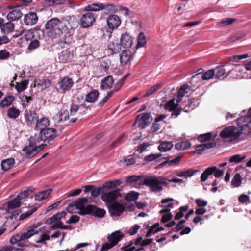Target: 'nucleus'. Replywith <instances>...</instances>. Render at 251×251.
<instances>
[{
	"label": "nucleus",
	"mask_w": 251,
	"mask_h": 251,
	"mask_svg": "<svg viewBox=\"0 0 251 251\" xmlns=\"http://www.w3.org/2000/svg\"><path fill=\"white\" fill-rule=\"evenodd\" d=\"M28 84V81L25 80L20 82H16L15 88L18 92H21L25 90Z\"/></svg>",
	"instance_id": "nucleus-42"
},
{
	"label": "nucleus",
	"mask_w": 251,
	"mask_h": 251,
	"mask_svg": "<svg viewBox=\"0 0 251 251\" xmlns=\"http://www.w3.org/2000/svg\"><path fill=\"white\" fill-rule=\"evenodd\" d=\"M37 228L38 226L33 225L27 227L26 232L15 234L11 237L9 241L10 243L11 244H17L21 248L28 247V243L23 241L27 240L34 235L38 233Z\"/></svg>",
	"instance_id": "nucleus-2"
},
{
	"label": "nucleus",
	"mask_w": 251,
	"mask_h": 251,
	"mask_svg": "<svg viewBox=\"0 0 251 251\" xmlns=\"http://www.w3.org/2000/svg\"><path fill=\"white\" fill-rule=\"evenodd\" d=\"M139 194L135 192H131L126 194L125 196V199L127 201H132L137 200L138 198Z\"/></svg>",
	"instance_id": "nucleus-55"
},
{
	"label": "nucleus",
	"mask_w": 251,
	"mask_h": 251,
	"mask_svg": "<svg viewBox=\"0 0 251 251\" xmlns=\"http://www.w3.org/2000/svg\"><path fill=\"white\" fill-rule=\"evenodd\" d=\"M242 134L239 130L234 126H230L225 127L220 133L221 137L228 139L229 141H233L238 139Z\"/></svg>",
	"instance_id": "nucleus-7"
},
{
	"label": "nucleus",
	"mask_w": 251,
	"mask_h": 251,
	"mask_svg": "<svg viewBox=\"0 0 251 251\" xmlns=\"http://www.w3.org/2000/svg\"><path fill=\"white\" fill-rule=\"evenodd\" d=\"M106 21L108 28L112 30L117 28L121 23L120 18L115 14L110 15Z\"/></svg>",
	"instance_id": "nucleus-21"
},
{
	"label": "nucleus",
	"mask_w": 251,
	"mask_h": 251,
	"mask_svg": "<svg viewBox=\"0 0 251 251\" xmlns=\"http://www.w3.org/2000/svg\"><path fill=\"white\" fill-rule=\"evenodd\" d=\"M23 14L19 9H14L10 12L7 15V18L9 21H15L20 19Z\"/></svg>",
	"instance_id": "nucleus-33"
},
{
	"label": "nucleus",
	"mask_w": 251,
	"mask_h": 251,
	"mask_svg": "<svg viewBox=\"0 0 251 251\" xmlns=\"http://www.w3.org/2000/svg\"><path fill=\"white\" fill-rule=\"evenodd\" d=\"M34 188L30 187V188H27L25 187L22 189L20 192L18 194L17 197H16L20 201L22 202L21 201L23 200H25L26 199L28 196L30 195V193H32L34 190Z\"/></svg>",
	"instance_id": "nucleus-28"
},
{
	"label": "nucleus",
	"mask_w": 251,
	"mask_h": 251,
	"mask_svg": "<svg viewBox=\"0 0 251 251\" xmlns=\"http://www.w3.org/2000/svg\"><path fill=\"white\" fill-rule=\"evenodd\" d=\"M52 189H48L47 190L39 192L35 195V199L38 201H41L47 198L51 194Z\"/></svg>",
	"instance_id": "nucleus-39"
},
{
	"label": "nucleus",
	"mask_w": 251,
	"mask_h": 251,
	"mask_svg": "<svg viewBox=\"0 0 251 251\" xmlns=\"http://www.w3.org/2000/svg\"><path fill=\"white\" fill-rule=\"evenodd\" d=\"M212 137L211 133H207L200 135L198 137V140L201 142H204L210 140Z\"/></svg>",
	"instance_id": "nucleus-59"
},
{
	"label": "nucleus",
	"mask_w": 251,
	"mask_h": 251,
	"mask_svg": "<svg viewBox=\"0 0 251 251\" xmlns=\"http://www.w3.org/2000/svg\"><path fill=\"white\" fill-rule=\"evenodd\" d=\"M21 204L22 202L20 201L16 198H15L8 202L6 210L7 212L10 213L11 210L19 207Z\"/></svg>",
	"instance_id": "nucleus-37"
},
{
	"label": "nucleus",
	"mask_w": 251,
	"mask_h": 251,
	"mask_svg": "<svg viewBox=\"0 0 251 251\" xmlns=\"http://www.w3.org/2000/svg\"><path fill=\"white\" fill-rule=\"evenodd\" d=\"M137 47L141 48L143 47L146 44V36L143 32L140 33L137 37Z\"/></svg>",
	"instance_id": "nucleus-46"
},
{
	"label": "nucleus",
	"mask_w": 251,
	"mask_h": 251,
	"mask_svg": "<svg viewBox=\"0 0 251 251\" xmlns=\"http://www.w3.org/2000/svg\"><path fill=\"white\" fill-rule=\"evenodd\" d=\"M29 145L24 147L22 151L25 154L26 158H31L38 153L37 144L39 143L37 142V141H36L35 143L31 142V137L29 138Z\"/></svg>",
	"instance_id": "nucleus-16"
},
{
	"label": "nucleus",
	"mask_w": 251,
	"mask_h": 251,
	"mask_svg": "<svg viewBox=\"0 0 251 251\" xmlns=\"http://www.w3.org/2000/svg\"><path fill=\"white\" fill-rule=\"evenodd\" d=\"M114 80L111 75H108L101 80L100 88L102 90L108 89L112 87Z\"/></svg>",
	"instance_id": "nucleus-32"
},
{
	"label": "nucleus",
	"mask_w": 251,
	"mask_h": 251,
	"mask_svg": "<svg viewBox=\"0 0 251 251\" xmlns=\"http://www.w3.org/2000/svg\"><path fill=\"white\" fill-rule=\"evenodd\" d=\"M251 108L249 109L248 113L246 115L241 116L238 118L237 120V124L240 129L239 130L242 131L246 128H248V135L249 136V132L250 131V128H251Z\"/></svg>",
	"instance_id": "nucleus-10"
},
{
	"label": "nucleus",
	"mask_w": 251,
	"mask_h": 251,
	"mask_svg": "<svg viewBox=\"0 0 251 251\" xmlns=\"http://www.w3.org/2000/svg\"><path fill=\"white\" fill-rule=\"evenodd\" d=\"M37 209V207H34L24 213H22L20 216H19V215L21 211L18 210H15L12 212L11 215L7 218L4 223V225L7 227L11 226V229L14 230L19 226V223L18 222L19 221L23 220L28 218L35 212Z\"/></svg>",
	"instance_id": "nucleus-3"
},
{
	"label": "nucleus",
	"mask_w": 251,
	"mask_h": 251,
	"mask_svg": "<svg viewBox=\"0 0 251 251\" xmlns=\"http://www.w3.org/2000/svg\"><path fill=\"white\" fill-rule=\"evenodd\" d=\"M99 96V91L97 90H94L86 95L85 101L89 103H94L97 101Z\"/></svg>",
	"instance_id": "nucleus-30"
},
{
	"label": "nucleus",
	"mask_w": 251,
	"mask_h": 251,
	"mask_svg": "<svg viewBox=\"0 0 251 251\" xmlns=\"http://www.w3.org/2000/svg\"><path fill=\"white\" fill-rule=\"evenodd\" d=\"M86 105L85 104H81L80 105H78L77 104L72 103L71 105L70 112L68 110H66L64 111L60 115V121H66L70 119L69 122L71 123H73L75 122L77 119L78 117H73L70 119V117H74L78 114L80 115H84L86 113V110H83L82 112L78 113V111L81 107L85 108Z\"/></svg>",
	"instance_id": "nucleus-5"
},
{
	"label": "nucleus",
	"mask_w": 251,
	"mask_h": 251,
	"mask_svg": "<svg viewBox=\"0 0 251 251\" xmlns=\"http://www.w3.org/2000/svg\"><path fill=\"white\" fill-rule=\"evenodd\" d=\"M15 163V160L13 158L3 160L1 162V169L4 171H7L13 167Z\"/></svg>",
	"instance_id": "nucleus-29"
},
{
	"label": "nucleus",
	"mask_w": 251,
	"mask_h": 251,
	"mask_svg": "<svg viewBox=\"0 0 251 251\" xmlns=\"http://www.w3.org/2000/svg\"><path fill=\"white\" fill-rule=\"evenodd\" d=\"M109 212L111 216H119L125 210L123 204L118 202H114L108 205Z\"/></svg>",
	"instance_id": "nucleus-17"
},
{
	"label": "nucleus",
	"mask_w": 251,
	"mask_h": 251,
	"mask_svg": "<svg viewBox=\"0 0 251 251\" xmlns=\"http://www.w3.org/2000/svg\"><path fill=\"white\" fill-rule=\"evenodd\" d=\"M181 158V156H178L175 158L170 160L169 157L164 158V159H167L168 160V165L169 166H172L174 165H176L177 164L180 162V159Z\"/></svg>",
	"instance_id": "nucleus-61"
},
{
	"label": "nucleus",
	"mask_w": 251,
	"mask_h": 251,
	"mask_svg": "<svg viewBox=\"0 0 251 251\" xmlns=\"http://www.w3.org/2000/svg\"><path fill=\"white\" fill-rule=\"evenodd\" d=\"M235 72H242L244 70L251 71V60L245 65H237L234 66Z\"/></svg>",
	"instance_id": "nucleus-48"
},
{
	"label": "nucleus",
	"mask_w": 251,
	"mask_h": 251,
	"mask_svg": "<svg viewBox=\"0 0 251 251\" xmlns=\"http://www.w3.org/2000/svg\"><path fill=\"white\" fill-rule=\"evenodd\" d=\"M50 123L49 119L46 117L43 116L40 118L38 117L35 124L34 128L35 130H39L41 131V130L48 128Z\"/></svg>",
	"instance_id": "nucleus-26"
},
{
	"label": "nucleus",
	"mask_w": 251,
	"mask_h": 251,
	"mask_svg": "<svg viewBox=\"0 0 251 251\" xmlns=\"http://www.w3.org/2000/svg\"><path fill=\"white\" fill-rule=\"evenodd\" d=\"M104 188L103 187V186H102V187L97 188L94 186V188H92V189L91 190V196L93 197H98L100 194H101L103 192Z\"/></svg>",
	"instance_id": "nucleus-53"
},
{
	"label": "nucleus",
	"mask_w": 251,
	"mask_h": 251,
	"mask_svg": "<svg viewBox=\"0 0 251 251\" xmlns=\"http://www.w3.org/2000/svg\"><path fill=\"white\" fill-rule=\"evenodd\" d=\"M188 205L181 206L179 208V211L175 215L174 218L175 220H179L184 216V212L188 209Z\"/></svg>",
	"instance_id": "nucleus-51"
},
{
	"label": "nucleus",
	"mask_w": 251,
	"mask_h": 251,
	"mask_svg": "<svg viewBox=\"0 0 251 251\" xmlns=\"http://www.w3.org/2000/svg\"><path fill=\"white\" fill-rule=\"evenodd\" d=\"M20 111L15 107L9 108L7 111V116L9 118L15 119L19 117Z\"/></svg>",
	"instance_id": "nucleus-40"
},
{
	"label": "nucleus",
	"mask_w": 251,
	"mask_h": 251,
	"mask_svg": "<svg viewBox=\"0 0 251 251\" xmlns=\"http://www.w3.org/2000/svg\"><path fill=\"white\" fill-rule=\"evenodd\" d=\"M40 46V42L37 39H35L34 40H31L30 43L29 44L28 46V49L30 50H32Z\"/></svg>",
	"instance_id": "nucleus-58"
},
{
	"label": "nucleus",
	"mask_w": 251,
	"mask_h": 251,
	"mask_svg": "<svg viewBox=\"0 0 251 251\" xmlns=\"http://www.w3.org/2000/svg\"><path fill=\"white\" fill-rule=\"evenodd\" d=\"M88 213L96 217L102 218L105 214V211L103 209L99 208L92 205H87Z\"/></svg>",
	"instance_id": "nucleus-25"
},
{
	"label": "nucleus",
	"mask_w": 251,
	"mask_h": 251,
	"mask_svg": "<svg viewBox=\"0 0 251 251\" xmlns=\"http://www.w3.org/2000/svg\"><path fill=\"white\" fill-rule=\"evenodd\" d=\"M191 146V143L188 141H184L178 142L175 145V148L178 150H184L189 148Z\"/></svg>",
	"instance_id": "nucleus-45"
},
{
	"label": "nucleus",
	"mask_w": 251,
	"mask_h": 251,
	"mask_svg": "<svg viewBox=\"0 0 251 251\" xmlns=\"http://www.w3.org/2000/svg\"><path fill=\"white\" fill-rule=\"evenodd\" d=\"M162 86V84L158 83L152 86H151L150 89H149L147 92L144 95V97H147L149 96L152 95L155 92L159 90Z\"/></svg>",
	"instance_id": "nucleus-47"
},
{
	"label": "nucleus",
	"mask_w": 251,
	"mask_h": 251,
	"mask_svg": "<svg viewBox=\"0 0 251 251\" xmlns=\"http://www.w3.org/2000/svg\"><path fill=\"white\" fill-rule=\"evenodd\" d=\"M58 136L57 131L53 128L48 127L44 130H41L39 135H34L31 137V142L35 143V141L40 143L41 141L50 143Z\"/></svg>",
	"instance_id": "nucleus-4"
},
{
	"label": "nucleus",
	"mask_w": 251,
	"mask_h": 251,
	"mask_svg": "<svg viewBox=\"0 0 251 251\" xmlns=\"http://www.w3.org/2000/svg\"><path fill=\"white\" fill-rule=\"evenodd\" d=\"M242 178L241 175L237 173L236 174L231 181V184L234 187H239L241 184Z\"/></svg>",
	"instance_id": "nucleus-49"
},
{
	"label": "nucleus",
	"mask_w": 251,
	"mask_h": 251,
	"mask_svg": "<svg viewBox=\"0 0 251 251\" xmlns=\"http://www.w3.org/2000/svg\"><path fill=\"white\" fill-rule=\"evenodd\" d=\"M124 234L119 230L113 232L107 236V239L109 242L103 244L101 247V251H107L112 248L123 238Z\"/></svg>",
	"instance_id": "nucleus-6"
},
{
	"label": "nucleus",
	"mask_w": 251,
	"mask_h": 251,
	"mask_svg": "<svg viewBox=\"0 0 251 251\" xmlns=\"http://www.w3.org/2000/svg\"><path fill=\"white\" fill-rule=\"evenodd\" d=\"M44 26L47 35L54 39L74 30L77 27V21L74 16H67L61 19L53 18L48 20Z\"/></svg>",
	"instance_id": "nucleus-1"
},
{
	"label": "nucleus",
	"mask_w": 251,
	"mask_h": 251,
	"mask_svg": "<svg viewBox=\"0 0 251 251\" xmlns=\"http://www.w3.org/2000/svg\"><path fill=\"white\" fill-rule=\"evenodd\" d=\"M131 56V52L129 50H123L120 55L121 63L126 64L130 60Z\"/></svg>",
	"instance_id": "nucleus-35"
},
{
	"label": "nucleus",
	"mask_w": 251,
	"mask_h": 251,
	"mask_svg": "<svg viewBox=\"0 0 251 251\" xmlns=\"http://www.w3.org/2000/svg\"><path fill=\"white\" fill-rule=\"evenodd\" d=\"M143 184L149 187L150 192L152 193H160L163 190V187L160 186L159 180L156 176L144 178Z\"/></svg>",
	"instance_id": "nucleus-8"
},
{
	"label": "nucleus",
	"mask_w": 251,
	"mask_h": 251,
	"mask_svg": "<svg viewBox=\"0 0 251 251\" xmlns=\"http://www.w3.org/2000/svg\"><path fill=\"white\" fill-rule=\"evenodd\" d=\"M161 155H162L160 153L151 154L149 155L146 156L144 158V160L147 162H151L160 157Z\"/></svg>",
	"instance_id": "nucleus-56"
},
{
	"label": "nucleus",
	"mask_w": 251,
	"mask_h": 251,
	"mask_svg": "<svg viewBox=\"0 0 251 251\" xmlns=\"http://www.w3.org/2000/svg\"><path fill=\"white\" fill-rule=\"evenodd\" d=\"M133 38L127 32L123 33L120 38V43L121 46L125 48H129L133 45Z\"/></svg>",
	"instance_id": "nucleus-24"
},
{
	"label": "nucleus",
	"mask_w": 251,
	"mask_h": 251,
	"mask_svg": "<svg viewBox=\"0 0 251 251\" xmlns=\"http://www.w3.org/2000/svg\"><path fill=\"white\" fill-rule=\"evenodd\" d=\"M38 114L34 110H26L24 113L25 122L28 126L35 125L38 118Z\"/></svg>",
	"instance_id": "nucleus-19"
},
{
	"label": "nucleus",
	"mask_w": 251,
	"mask_h": 251,
	"mask_svg": "<svg viewBox=\"0 0 251 251\" xmlns=\"http://www.w3.org/2000/svg\"><path fill=\"white\" fill-rule=\"evenodd\" d=\"M73 58V54L68 50H62L59 54L58 59L62 63H66L71 61Z\"/></svg>",
	"instance_id": "nucleus-27"
},
{
	"label": "nucleus",
	"mask_w": 251,
	"mask_h": 251,
	"mask_svg": "<svg viewBox=\"0 0 251 251\" xmlns=\"http://www.w3.org/2000/svg\"><path fill=\"white\" fill-rule=\"evenodd\" d=\"M86 198H80L75 201L73 202L75 206L77 209L79 210L78 213L81 215H84L88 213L87 206H85V204L87 202Z\"/></svg>",
	"instance_id": "nucleus-18"
},
{
	"label": "nucleus",
	"mask_w": 251,
	"mask_h": 251,
	"mask_svg": "<svg viewBox=\"0 0 251 251\" xmlns=\"http://www.w3.org/2000/svg\"><path fill=\"white\" fill-rule=\"evenodd\" d=\"M200 170H194L193 169H189L186 170H184L183 171H181L180 172H178L176 173V176L178 177H184L185 178L190 177L193 175H194L197 172H200Z\"/></svg>",
	"instance_id": "nucleus-34"
},
{
	"label": "nucleus",
	"mask_w": 251,
	"mask_h": 251,
	"mask_svg": "<svg viewBox=\"0 0 251 251\" xmlns=\"http://www.w3.org/2000/svg\"><path fill=\"white\" fill-rule=\"evenodd\" d=\"M15 97L13 96H8L4 98L0 103V105L2 107H5L9 106L12 102L14 100Z\"/></svg>",
	"instance_id": "nucleus-44"
},
{
	"label": "nucleus",
	"mask_w": 251,
	"mask_h": 251,
	"mask_svg": "<svg viewBox=\"0 0 251 251\" xmlns=\"http://www.w3.org/2000/svg\"><path fill=\"white\" fill-rule=\"evenodd\" d=\"M51 81L49 79H41L39 80L38 83V86H40L41 89H45L51 86Z\"/></svg>",
	"instance_id": "nucleus-52"
},
{
	"label": "nucleus",
	"mask_w": 251,
	"mask_h": 251,
	"mask_svg": "<svg viewBox=\"0 0 251 251\" xmlns=\"http://www.w3.org/2000/svg\"><path fill=\"white\" fill-rule=\"evenodd\" d=\"M246 158L245 155L241 156L240 154H235L232 156H231L229 159V161L230 163H238L241 162L242 160H243Z\"/></svg>",
	"instance_id": "nucleus-54"
},
{
	"label": "nucleus",
	"mask_w": 251,
	"mask_h": 251,
	"mask_svg": "<svg viewBox=\"0 0 251 251\" xmlns=\"http://www.w3.org/2000/svg\"><path fill=\"white\" fill-rule=\"evenodd\" d=\"M34 32L35 38L42 39L45 36V31L43 29L34 28Z\"/></svg>",
	"instance_id": "nucleus-60"
},
{
	"label": "nucleus",
	"mask_w": 251,
	"mask_h": 251,
	"mask_svg": "<svg viewBox=\"0 0 251 251\" xmlns=\"http://www.w3.org/2000/svg\"><path fill=\"white\" fill-rule=\"evenodd\" d=\"M96 21V17L91 12H87L82 14L80 18V25L83 28H88L91 26Z\"/></svg>",
	"instance_id": "nucleus-15"
},
{
	"label": "nucleus",
	"mask_w": 251,
	"mask_h": 251,
	"mask_svg": "<svg viewBox=\"0 0 251 251\" xmlns=\"http://www.w3.org/2000/svg\"><path fill=\"white\" fill-rule=\"evenodd\" d=\"M215 76L214 69L209 70L204 73L201 75V78L204 80L212 79Z\"/></svg>",
	"instance_id": "nucleus-50"
},
{
	"label": "nucleus",
	"mask_w": 251,
	"mask_h": 251,
	"mask_svg": "<svg viewBox=\"0 0 251 251\" xmlns=\"http://www.w3.org/2000/svg\"><path fill=\"white\" fill-rule=\"evenodd\" d=\"M164 108L165 110H168L169 111L172 112L171 116L174 117H177L180 114V112L183 110V108L181 107H178L177 106V103H175V99H172L169 101L166 102L164 105ZM183 111L185 112H189L190 110L186 109L185 107L184 108Z\"/></svg>",
	"instance_id": "nucleus-9"
},
{
	"label": "nucleus",
	"mask_w": 251,
	"mask_h": 251,
	"mask_svg": "<svg viewBox=\"0 0 251 251\" xmlns=\"http://www.w3.org/2000/svg\"><path fill=\"white\" fill-rule=\"evenodd\" d=\"M72 79L68 77H63L58 83L59 89L63 93L69 90L73 85Z\"/></svg>",
	"instance_id": "nucleus-23"
},
{
	"label": "nucleus",
	"mask_w": 251,
	"mask_h": 251,
	"mask_svg": "<svg viewBox=\"0 0 251 251\" xmlns=\"http://www.w3.org/2000/svg\"><path fill=\"white\" fill-rule=\"evenodd\" d=\"M121 50V46L117 41L110 42L105 52L108 56L119 53Z\"/></svg>",
	"instance_id": "nucleus-20"
},
{
	"label": "nucleus",
	"mask_w": 251,
	"mask_h": 251,
	"mask_svg": "<svg viewBox=\"0 0 251 251\" xmlns=\"http://www.w3.org/2000/svg\"><path fill=\"white\" fill-rule=\"evenodd\" d=\"M14 27V24L8 22L1 26V32L5 35L8 34L13 31Z\"/></svg>",
	"instance_id": "nucleus-36"
},
{
	"label": "nucleus",
	"mask_w": 251,
	"mask_h": 251,
	"mask_svg": "<svg viewBox=\"0 0 251 251\" xmlns=\"http://www.w3.org/2000/svg\"><path fill=\"white\" fill-rule=\"evenodd\" d=\"M189 86L187 84L182 85L179 89L177 95L179 97H183L188 92L186 90L189 88Z\"/></svg>",
	"instance_id": "nucleus-63"
},
{
	"label": "nucleus",
	"mask_w": 251,
	"mask_h": 251,
	"mask_svg": "<svg viewBox=\"0 0 251 251\" xmlns=\"http://www.w3.org/2000/svg\"><path fill=\"white\" fill-rule=\"evenodd\" d=\"M151 120L152 117L150 113H141L137 116L134 125L138 123V127L141 129H143L150 124Z\"/></svg>",
	"instance_id": "nucleus-12"
},
{
	"label": "nucleus",
	"mask_w": 251,
	"mask_h": 251,
	"mask_svg": "<svg viewBox=\"0 0 251 251\" xmlns=\"http://www.w3.org/2000/svg\"><path fill=\"white\" fill-rule=\"evenodd\" d=\"M23 21L25 25L33 26L37 23L38 17L35 12H30L25 15Z\"/></svg>",
	"instance_id": "nucleus-22"
},
{
	"label": "nucleus",
	"mask_w": 251,
	"mask_h": 251,
	"mask_svg": "<svg viewBox=\"0 0 251 251\" xmlns=\"http://www.w3.org/2000/svg\"><path fill=\"white\" fill-rule=\"evenodd\" d=\"M101 6H102V3H92L85 6L83 10L88 12L99 11L101 10Z\"/></svg>",
	"instance_id": "nucleus-38"
},
{
	"label": "nucleus",
	"mask_w": 251,
	"mask_h": 251,
	"mask_svg": "<svg viewBox=\"0 0 251 251\" xmlns=\"http://www.w3.org/2000/svg\"><path fill=\"white\" fill-rule=\"evenodd\" d=\"M212 174L216 177L219 178L223 175L224 172L222 170L218 169L216 166L209 167L202 173L201 176V181L205 182L207 179L208 176Z\"/></svg>",
	"instance_id": "nucleus-13"
},
{
	"label": "nucleus",
	"mask_w": 251,
	"mask_h": 251,
	"mask_svg": "<svg viewBox=\"0 0 251 251\" xmlns=\"http://www.w3.org/2000/svg\"><path fill=\"white\" fill-rule=\"evenodd\" d=\"M173 146L171 142H163L158 146V150L161 152H166L170 150Z\"/></svg>",
	"instance_id": "nucleus-41"
},
{
	"label": "nucleus",
	"mask_w": 251,
	"mask_h": 251,
	"mask_svg": "<svg viewBox=\"0 0 251 251\" xmlns=\"http://www.w3.org/2000/svg\"><path fill=\"white\" fill-rule=\"evenodd\" d=\"M120 191V189H116L109 192L102 193L101 198L108 205L109 203H112V202L116 201L119 197H121Z\"/></svg>",
	"instance_id": "nucleus-14"
},
{
	"label": "nucleus",
	"mask_w": 251,
	"mask_h": 251,
	"mask_svg": "<svg viewBox=\"0 0 251 251\" xmlns=\"http://www.w3.org/2000/svg\"><path fill=\"white\" fill-rule=\"evenodd\" d=\"M121 184L120 180L116 179L113 181H108L103 184L104 188L113 189L119 186Z\"/></svg>",
	"instance_id": "nucleus-43"
},
{
	"label": "nucleus",
	"mask_w": 251,
	"mask_h": 251,
	"mask_svg": "<svg viewBox=\"0 0 251 251\" xmlns=\"http://www.w3.org/2000/svg\"><path fill=\"white\" fill-rule=\"evenodd\" d=\"M25 38L26 40H32L35 38L34 29L28 30L25 34Z\"/></svg>",
	"instance_id": "nucleus-62"
},
{
	"label": "nucleus",
	"mask_w": 251,
	"mask_h": 251,
	"mask_svg": "<svg viewBox=\"0 0 251 251\" xmlns=\"http://www.w3.org/2000/svg\"><path fill=\"white\" fill-rule=\"evenodd\" d=\"M233 65L222 66L217 67L214 69L215 72V76L216 78L222 80L226 77L229 74L235 71L234 67L232 68Z\"/></svg>",
	"instance_id": "nucleus-11"
},
{
	"label": "nucleus",
	"mask_w": 251,
	"mask_h": 251,
	"mask_svg": "<svg viewBox=\"0 0 251 251\" xmlns=\"http://www.w3.org/2000/svg\"><path fill=\"white\" fill-rule=\"evenodd\" d=\"M101 10H103L104 13L107 15L113 14L118 11V8L113 4H104L102 3Z\"/></svg>",
	"instance_id": "nucleus-31"
},
{
	"label": "nucleus",
	"mask_w": 251,
	"mask_h": 251,
	"mask_svg": "<svg viewBox=\"0 0 251 251\" xmlns=\"http://www.w3.org/2000/svg\"><path fill=\"white\" fill-rule=\"evenodd\" d=\"M10 56V54L9 52L6 50H0V60L7 59Z\"/></svg>",
	"instance_id": "nucleus-64"
},
{
	"label": "nucleus",
	"mask_w": 251,
	"mask_h": 251,
	"mask_svg": "<svg viewBox=\"0 0 251 251\" xmlns=\"http://www.w3.org/2000/svg\"><path fill=\"white\" fill-rule=\"evenodd\" d=\"M198 100L197 99L193 98L190 100H188L186 102V104H185L187 106H188L191 109H194L198 104Z\"/></svg>",
	"instance_id": "nucleus-57"
}]
</instances>
